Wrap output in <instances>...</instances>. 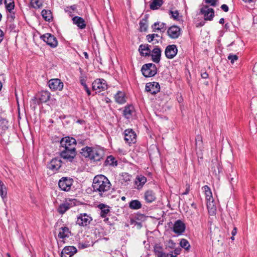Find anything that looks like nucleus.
Segmentation results:
<instances>
[{
	"label": "nucleus",
	"mask_w": 257,
	"mask_h": 257,
	"mask_svg": "<svg viewBox=\"0 0 257 257\" xmlns=\"http://www.w3.org/2000/svg\"><path fill=\"white\" fill-rule=\"evenodd\" d=\"M111 186L109 180L103 175L95 176L92 185L93 191L101 197H105L108 194Z\"/></svg>",
	"instance_id": "obj_1"
},
{
	"label": "nucleus",
	"mask_w": 257,
	"mask_h": 257,
	"mask_svg": "<svg viewBox=\"0 0 257 257\" xmlns=\"http://www.w3.org/2000/svg\"><path fill=\"white\" fill-rule=\"evenodd\" d=\"M80 153L85 158L95 161H100L103 156V151L100 149L85 147L81 150Z\"/></svg>",
	"instance_id": "obj_2"
},
{
	"label": "nucleus",
	"mask_w": 257,
	"mask_h": 257,
	"mask_svg": "<svg viewBox=\"0 0 257 257\" xmlns=\"http://www.w3.org/2000/svg\"><path fill=\"white\" fill-rule=\"evenodd\" d=\"M206 199V205L209 214L213 215L215 214L216 207L212 197V192L210 187L205 185L202 188Z\"/></svg>",
	"instance_id": "obj_3"
},
{
	"label": "nucleus",
	"mask_w": 257,
	"mask_h": 257,
	"mask_svg": "<svg viewBox=\"0 0 257 257\" xmlns=\"http://www.w3.org/2000/svg\"><path fill=\"white\" fill-rule=\"evenodd\" d=\"M141 71L145 77H151L156 74L157 69L154 64L147 63L143 65Z\"/></svg>",
	"instance_id": "obj_4"
},
{
	"label": "nucleus",
	"mask_w": 257,
	"mask_h": 257,
	"mask_svg": "<svg viewBox=\"0 0 257 257\" xmlns=\"http://www.w3.org/2000/svg\"><path fill=\"white\" fill-rule=\"evenodd\" d=\"M92 221V218L90 215L86 213L79 214L77 217L76 224L78 225L86 227L89 225Z\"/></svg>",
	"instance_id": "obj_5"
},
{
	"label": "nucleus",
	"mask_w": 257,
	"mask_h": 257,
	"mask_svg": "<svg viewBox=\"0 0 257 257\" xmlns=\"http://www.w3.org/2000/svg\"><path fill=\"white\" fill-rule=\"evenodd\" d=\"M60 155L66 162L73 163L76 155V150L72 149L70 150L63 149L61 151Z\"/></svg>",
	"instance_id": "obj_6"
},
{
	"label": "nucleus",
	"mask_w": 257,
	"mask_h": 257,
	"mask_svg": "<svg viewBox=\"0 0 257 257\" xmlns=\"http://www.w3.org/2000/svg\"><path fill=\"white\" fill-rule=\"evenodd\" d=\"M73 183V180L72 178L63 177L59 180L58 186L61 190L68 192L71 190Z\"/></svg>",
	"instance_id": "obj_7"
},
{
	"label": "nucleus",
	"mask_w": 257,
	"mask_h": 257,
	"mask_svg": "<svg viewBox=\"0 0 257 257\" xmlns=\"http://www.w3.org/2000/svg\"><path fill=\"white\" fill-rule=\"evenodd\" d=\"M60 144L61 148L63 149L76 150V141L73 138L69 137L63 138L60 142Z\"/></svg>",
	"instance_id": "obj_8"
},
{
	"label": "nucleus",
	"mask_w": 257,
	"mask_h": 257,
	"mask_svg": "<svg viewBox=\"0 0 257 257\" xmlns=\"http://www.w3.org/2000/svg\"><path fill=\"white\" fill-rule=\"evenodd\" d=\"M200 13L203 15L204 20L211 21L214 17V11L208 6L203 5L200 9Z\"/></svg>",
	"instance_id": "obj_9"
},
{
	"label": "nucleus",
	"mask_w": 257,
	"mask_h": 257,
	"mask_svg": "<svg viewBox=\"0 0 257 257\" xmlns=\"http://www.w3.org/2000/svg\"><path fill=\"white\" fill-rule=\"evenodd\" d=\"M107 85L106 81L103 79H96L92 83V89L98 92L106 90Z\"/></svg>",
	"instance_id": "obj_10"
},
{
	"label": "nucleus",
	"mask_w": 257,
	"mask_h": 257,
	"mask_svg": "<svg viewBox=\"0 0 257 257\" xmlns=\"http://www.w3.org/2000/svg\"><path fill=\"white\" fill-rule=\"evenodd\" d=\"M41 39L52 48H55L58 45L56 38L51 34H45L41 36Z\"/></svg>",
	"instance_id": "obj_11"
},
{
	"label": "nucleus",
	"mask_w": 257,
	"mask_h": 257,
	"mask_svg": "<svg viewBox=\"0 0 257 257\" xmlns=\"http://www.w3.org/2000/svg\"><path fill=\"white\" fill-rule=\"evenodd\" d=\"M48 85L52 91H61L63 88V83L59 79H51L48 82Z\"/></svg>",
	"instance_id": "obj_12"
},
{
	"label": "nucleus",
	"mask_w": 257,
	"mask_h": 257,
	"mask_svg": "<svg viewBox=\"0 0 257 257\" xmlns=\"http://www.w3.org/2000/svg\"><path fill=\"white\" fill-rule=\"evenodd\" d=\"M160 90V84L157 82L147 83L146 85L145 90L151 94H156Z\"/></svg>",
	"instance_id": "obj_13"
},
{
	"label": "nucleus",
	"mask_w": 257,
	"mask_h": 257,
	"mask_svg": "<svg viewBox=\"0 0 257 257\" xmlns=\"http://www.w3.org/2000/svg\"><path fill=\"white\" fill-rule=\"evenodd\" d=\"M124 140L128 144H134L136 142V134L132 129H127L124 132Z\"/></svg>",
	"instance_id": "obj_14"
},
{
	"label": "nucleus",
	"mask_w": 257,
	"mask_h": 257,
	"mask_svg": "<svg viewBox=\"0 0 257 257\" xmlns=\"http://www.w3.org/2000/svg\"><path fill=\"white\" fill-rule=\"evenodd\" d=\"M185 228L186 226L184 222L181 220H177L173 225L172 230L177 235H180L185 231Z\"/></svg>",
	"instance_id": "obj_15"
},
{
	"label": "nucleus",
	"mask_w": 257,
	"mask_h": 257,
	"mask_svg": "<svg viewBox=\"0 0 257 257\" xmlns=\"http://www.w3.org/2000/svg\"><path fill=\"white\" fill-rule=\"evenodd\" d=\"M161 52V50L159 47L158 46H152L150 56L154 62L158 63L160 61Z\"/></svg>",
	"instance_id": "obj_16"
},
{
	"label": "nucleus",
	"mask_w": 257,
	"mask_h": 257,
	"mask_svg": "<svg viewBox=\"0 0 257 257\" xmlns=\"http://www.w3.org/2000/svg\"><path fill=\"white\" fill-rule=\"evenodd\" d=\"M62 162L59 158L53 159L48 164V168L53 172H56L61 167Z\"/></svg>",
	"instance_id": "obj_17"
},
{
	"label": "nucleus",
	"mask_w": 257,
	"mask_h": 257,
	"mask_svg": "<svg viewBox=\"0 0 257 257\" xmlns=\"http://www.w3.org/2000/svg\"><path fill=\"white\" fill-rule=\"evenodd\" d=\"M178 49L175 45H170L166 47L165 50L166 57L168 59L173 58L177 54Z\"/></svg>",
	"instance_id": "obj_18"
},
{
	"label": "nucleus",
	"mask_w": 257,
	"mask_h": 257,
	"mask_svg": "<svg viewBox=\"0 0 257 257\" xmlns=\"http://www.w3.org/2000/svg\"><path fill=\"white\" fill-rule=\"evenodd\" d=\"M152 46L148 44H141L139 47V52L142 56L149 57L151 55Z\"/></svg>",
	"instance_id": "obj_19"
},
{
	"label": "nucleus",
	"mask_w": 257,
	"mask_h": 257,
	"mask_svg": "<svg viewBox=\"0 0 257 257\" xmlns=\"http://www.w3.org/2000/svg\"><path fill=\"white\" fill-rule=\"evenodd\" d=\"M167 34L170 38L177 39L181 34V29L177 26H172L168 29Z\"/></svg>",
	"instance_id": "obj_20"
},
{
	"label": "nucleus",
	"mask_w": 257,
	"mask_h": 257,
	"mask_svg": "<svg viewBox=\"0 0 257 257\" xmlns=\"http://www.w3.org/2000/svg\"><path fill=\"white\" fill-rule=\"evenodd\" d=\"M73 205L71 200L66 201L59 206L57 211L60 214H63Z\"/></svg>",
	"instance_id": "obj_21"
},
{
	"label": "nucleus",
	"mask_w": 257,
	"mask_h": 257,
	"mask_svg": "<svg viewBox=\"0 0 257 257\" xmlns=\"http://www.w3.org/2000/svg\"><path fill=\"white\" fill-rule=\"evenodd\" d=\"M73 24L76 25L79 29H83L86 27V23L83 18L75 16L72 18Z\"/></svg>",
	"instance_id": "obj_22"
},
{
	"label": "nucleus",
	"mask_w": 257,
	"mask_h": 257,
	"mask_svg": "<svg viewBox=\"0 0 257 257\" xmlns=\"http://www.w3.org/2000/svg\"><path fill=\"white\" fill-rule=\"evenodd\" d=\"M144 198L146 202L152 203L156 199V194L153 191L148 190L145 193Z\"/></svg>",
	"instance_id": "obj_23"
},
{
	"label": "nucleus",
	"mask_w": 257,
	"mask_h": 257,
	"mask_svg": "<svg viewBox=\"0 0 257 257\" xmlns=\"http://www.w3.org/2000/svg\"><path fill=\"white\" fill-rule=\"evenodd\" d=\"M50 98V93L48 91H42L39 94V102L44 103L48 101Z\"/></svg>",
	"instance_id": "obj_24"
},
{
	"label": "nucleus",
	"mask_w": 257,
	"mask_h": 257,
	"mask_svg": "<svg viewBox=\"0 0 257 257\" xmlns=\"http://www.w3.org/2000/svg\"><path fill=\"white\" fill-rule=\"evenodd\" d=\"M147 182V178L143 175H138L135 181V184L137 186V189H139L143 187Z\"/></svg>",
	"instance_id": "obj_25"
},
{
	"label": "nucleus",
	"mask_w": 257,
	"mask_h": 257,
	"mask_svg": "<svg viewBox=\"0 0 257 257\" xmlns=\"http://www.w3.org/2000/svg\"><path fill=\"white\" fill-rule=\"evenodd\" d=\"M115 101L119 104H123L126 102V97L124 92L119 91L114 95Z\"/></svg>",
	"instance_id": "obj_26"
},
{
	"label": "nucleus",
	"mask_w": 257,
	"mask_h": 257,
	"mask_svg": "<svg viewBox=\"0 0 257 257\" xmlns=\"http://www.w3.org/2000/svg\"><path fill=\"white\" fill-rule=\"evenodd\" d=\"M70 233L69 229L67 227H62L60 228L58 237L60 239H64L69 237Z\"/></svg>",
	"instance_id": "obj_27"
},
{
	"label": "nucleus",
	"mask_w": 257,
	"mask_h": 257,
	"mask_svg": "<svg viewBox=\"0 0 257 257\" xmlns=\"http://www.w3.org/2000/svg\"><path fill=\"white\" fill-rule=\"evenodd\" d=\"M162 37L157 34H151L147 35L146 39L148 42L151 43L154 41H156V42H154L153 45H156L161 40Z\"/></svg>",
	"instance_id": "obj_28"
},
{
	"label": "nucleus",
	"mask_w": 257,
	"mask_h": 257,
	"mask_svg": "<svg viewBox=\"0 0 257 257\" xmlns=\"http://www.w3.org/2000/svg\"><path fill=\"white\" fill-rule=\"evenodd\" d=\"M153 32L160 31L164 32L166 30V24L161 22H156L152 26Z\"/></svg>",
	"instance_id": "obj_29"
},
{
	"label": "nucleus",
	"mask_w": 257,
	"mask_h": 257,
	"mask_svg": "<svg viewBox=\"0 0 257 257\" xmlns=\"http://www.w3.org/2000/svg\"><path fill=\"white\" fill-rule=\"evenodd\" d=\"M77 251L76 248L72 246H68L65 247L62 252L61 254H66L72 256Z\"/></svg>",
	"instance_id": "obj_30"
},
{
	"label": "nucleus",
	"mask_w": 257,
	"mask_h": 257,
	"mask_svg": "<svg viewBox=\"0 0 257 257\" xmlns=\"http://www.w3.org/2000/svg\"><path fill=\"white\" fill-rule=\"evenodd\" d=\"M134 112V107L133 105L125 106L123 110V115L127 118H130Z\"/></svg>",
	"instance_id": "obj_31"
},
{
	"label": "nucleus",
	"mask_w": 257,
	"mask_h": 257,
	"mask_svg": "<svg viewBox=\"0 0 257 257\" xmlns=\"http://www.w3.org/2000/svg\"><path fill=\"white\" fill-rule=\"evenodd\" d=\"M98 207L100 209V216L102 218H105L110 211L109 207L104 204H100Z\"/></svg>",
	"instance_id": "obj_32"
},
{
	"label": "nucleus",
	"mask_w": 257,
	"mask_h": 257,
	"mask_svg": "<svg viewBox=\"0 0 257 257\" xmlns=\"http://www.w3.org/2000/svg\"><path fill=\"white\" fill-rule=\"evenodd\" d=\"M154 252L156 257H164L165 253L163 252V247L159 244L154 246Z\"/></svg>",
	"instance_id": "obj_33"
},
{
	"label": "nucleus",
	"mask_w": 257,
	"mask_h": 257,
	"mask_svg": "<svg viewBox=\"0 0 257 257\" xmlns=\"http://www.w3.org/2000/svg\"><path fill=\"white\" fill-rule=\"evenodd\" d=\"M129 207L134 210H138L142 207V204L138 200H132L129 203Z\"/></svg>",
	"instance_id": "obj_34"
},
{
	"label": "nucleus",
	"mask_w": 257,
	"mask_h": 257,
	"mask_svg": "<svg viewBox=\"0 0 257 257\" xmlns=\"http://www.w3.org/2000/svg\"><path fill=\"white\" fill-rule=\"evenodd\" d=\"M4 4L8 12H11L14 10L15 6L14 0H4Z\"/></svg>",
	"instance_id": "obj_35"
},
{
	"label": "nucleus",
	"mask_w": 257,
	"mask_h": 257,
	"mask_svg": "<svg viewBox=\"0 0 257 257\" xmlns=\"http://www.w3.org/2000/svg\"><path fill=\"white\" fill-rule=\"evenodd\" d=\"M163 3V0H152L150 6V9L153 10H157L162 5Z\"/></svg>",
	"instance_id": "obj_36"
},
{
	"label": "nucleus",
	"mask_w": 257,
	"mask_h": 257,
	"mask_svg": "<svg viewBox=\"0 0 257 257\" xmlns=\"http://www.w3.org/2000/svg\"><path fill=\"white\" fill-rule=\"evenodd\" d=\"M7 188L4 183L0 180V195L4 199L7 197Z\"/></svg>",
	"instance_id": "obj_37"
},
{
	"label": "nucleus",
	"mask_w": 257,
	"mask_h": 257,
	"mask_svg": "<svg viewBox=\"0 0 257 257\" xmlns=\"http://www.w3.org/2000/svg\"><path fill=\"white\" fill-rule=\"evenodd\" d=\"M41 14L43 18L46 21H50L52 18V13L49 10H43L41 12Z\"/></svg>",
	"instance_id": "obj_38"
},
{
	"label": "nucleus",
	"mask_w": 257,
	"mask_h": 257,
	"mask_svg": "<svg viewBox=\"0 0 257 257\" xmlns=\"http://www.w3.org/2000/svg\"><path fill=\"white\" fill-rule=\"evenodd\" d=\"M8 121L5 118L0 117V129L6 131L8 128Z\"/></svg>",
	"instance_id": "obj_39"
},
{
	"label": "nucleus",
	"mask_w": 257,
	"mask_h": 257,
	"mask_svg": "<svg viewBox=\"0 0 257 257\" xmlns=\"http://www.w3.org/2000/svg\"><path fill=\"white\" fill-rule=\"evenodd\" d=\"M140 31L141 32H146L148 29V24L146 20L143 19L139 23Z\"/></svg>",
	"instance_id": "obj_40"
},
{
	"label": "nucleus",
	"mask_w": 257,
	"mask_h": 257,
	"mask_svg": "<svg viewBox=\"0 0 257 257\" xmlns=\"http://www.w3.org/2000/svg\"><path fill=\"white\" fill-rule=\"evenodd\" d=\"M105 163L107 165H110V166H116L117 165V161H116L114 157H113L112 156H109L107 157Z\"/></svg>",
	"instance_id": "obj_41"
},
{
	"label": "nucleus",
	"mask_w": 257,
	"mask_h": 257,
	"mask_svg": "<svg viewBox=\"0 0 257 257\" xmlns=\"http://www.w3.org/2000/svg\"><path fill=\"white\" fill-rule=\"evenodd\" d=\"M180 245L187 250H189L190 247V245L188 241L184 238L181 239L180 241Z\"/></svg>",
	"instance_id": "obj_42"
},
{
	"label": "nucleus",
	"mask_w": 257,
	"mask_h": 257,
	"mask_svg": "<svg viewBox=\"0 0 257 257\" xmlns=\"http://www.w3.org/2000/svg\"><path fill=\"white\" fill-rule=\"evenodd\" d=\"M43 0H31V4L34 8H39L43 5Z\"/></svg>",
	"instance_id": "obj_43"
},
{
	"label": "nucleus",
	"mask_w": 257,
	"mask_h": 257,
	"mask_svg": "<svg viewBox=\"0 0 257 257\" xmlns=\"http://www.w3.org/2000/svg\"><path fill=\"white\" fill-rule=\"evenodd\" d=\"M9 14H8V20L12 22L14 21L16 18V15L15 13L13 12V11L9 12Z\"/></svg>",
	"instance_id": "obj_44"
},
{
	"label": "nucleus",
	"mask_w": 257,
	"mask_h": 257,
	"mask_svg": "<svg viewBox=\"0 0 257 257\" xmlns=\"http://www.w3.org/2000/svg\"><path fill=\"white\" fill-rule=\"evenodd\" d=\"M227 58L230 61V62L233 64L234 62L238 59V56L236 55L229 54Z\"/></svg>",
	"instance_id": "obj_45"
},
{
	"label": "nucleus",
	"mask_w": 257,
	"mask_h": 257,
	"mask_svg": "<svg viewBox=\"0 0 257 257\" xmlns=\"http://www.w3.org/2000/svg\"><path fill=\"white\" fill-rule=\"evenodd\" d=\"M205 2L211 6L215 7L217 5V0H205Z\"/></svg>",
	"instance_id": "obj_46"
},
{
	"label": "nucleus",
	"mask_w": 257,
	"mask_h": 257,
	"mask_svg": "<svg viewBox=\"0 0 257 257\" xmlns=\"http://www.w3.org/2000/svg\"><path fill=\"white\" fill-rule=\"evenodd\" d=\"M170 14H171V16H172V17L175 19V20H177L178 18V16H179V13L178 12V11H175V12H173V11H170Z\"/></svg>",
	"instance_id": "obj_47"
},
{
	"label": "nucleus",
	"mask_w": 257,
	"mask_h": 257,
	"mask_svg": "<svg viewBox=\"0 0 257 257\" xmlns=\"http://www.w3.org/2000/svg\"><path fill=\"white\" fill-rule=\"evenodd\" d=\"M76 9V6L75 5H73L70 7H67L65 9V11L66 12H68L69 10H71L72 12L75 11Z\"/></svg>",
	"instance_id": "obj_48"
},
{
	"label": "nucleus",
	"mask_w": 257,
	"mask_h": 257,
	"mask_svg": "<svg viewBox=\"0 0 257 257\" xmlns=\"http://www.w3.org/2000/svg\"><path fill=\"white\" fill-rule=\"evenodd\" d=\"M190 191V185L188 184H187L186 185V189H185V191L183 192L182 193V194L183 195H187L188 194L189 192Z\"/></svg>",
	"instance_id": "obj_49"
},
{
	"label": "nucleus",
	"mask_w": 257,
	"mask_h": 257,
	"mask_svg": "<svg viewBox=\"0 0 257 257\" xmlns=\"http://www.w3.org/2000/svg\"><path fill=\"white\" fill-rule=\"evenodd\" d=\"M221 9L225 12H227L229 10L228 7L225 4L221 5Z\"/></svg>",
	"instance_id": "obj_50"
},
{
	"label": "nucleus",
	"mask_w": 257,
	"mask_h": 257,
	"mask_svg": "<svg viewBox=\"0 0 257 257\" xmlns=\"http://www.w3.org/2000/svg\"><path fill=\"white\" fill-rule=\"evenodd\" d=\"M201 76L203 79H206L208 77V74L206 72L201 73Z\"/></svg>",
	"instance_id": "obj_51"
},
{
	"label": "nucleus",
	"mask_w": 257,
	"mask_h": 257,
	"mask_svg": "<svg viewBox=\"0 0 257 257\" xmlns=\"http://www.w3.org/2000/svg\"><path fill=\"white\" fill-rule=\"evenodd\" d=\"M174 253L175 254L174 255H176L180 254V248H176L173 251Z\"/></svg>",
	"instance_id": "obj_52"
},
{
	"label": "nucleus",
	"mask_w": 257,
	"mask_h": 257,
	"mask_svg": "<svg viewBox=\"0 0 257 257\" xmlns=\"http://www.w3.org/2000/svg\"><path fill=\"white\" fill-rule=\"evenodd\" d=\"M80 81L81 85L83 86H84V85H85V84H86V80L83 77L80 78Z\"/></svg>",
	"instance_id": "obj_53"
},
{
	"label": "nucleus",
	"mask_w": 257,
	"mask_h": 257,
	"mask_svg": "<svg viewBox=\"0 0 257 257\" xmlns=\"http://www.w3.org/2000/svg\"><path fill=\"white\" fill-rule=\"evenodd\" d=\"M236 233H237V228H236V227H234L231 231V234L232 236H234L236 235Z\"/></svg>",
	"instance_id": "obj_54"
},
{
	"label": "nucleus",
	"mask_w": 257,
	"mask_h": 257,
	"mask_svg": "<svg viewBox=\"0 0 257 257\" xmlns=\"http://www.w3.org/2000/svg\"><path fill=\"white\" fill-rule=\"evenodd\" d=\"M164 257H176V255H174L172 253H169L167 254L165 253Z\"/></svg>",
	"instance_id": "obj_55"
},
{
	"label": "nucleus",
	"mask_w": 257,
	"mask_h": 257,
	"mask_svg": "<svg viewBox=\"0 0 257 257\" xmlns=\"http://www.w3.org/2000/svg\"><path fill=\"white\" fill-rule=\"evenodd\" d=\"M4 33L0 29V43L2 41L4 38Z\"/></svg>",
	"instance_id": "obj_56"
},
{
	"label": "nucleus",
	"mask_w": 257,
	"mask_h": 257,
	"mask_svg": "<svg viewBox=\"0 0 257 257\" xmlns=\"http://www.w3.org/2000/svg\"><path fill=\"white\" fill-rule=\"evenodd\" d=\"M245 3L251 4L254 2V0H243Z\"/></svg>",
	"instance_id": "obj_57"
},
{
	"label": "nucleus",
	"mask_w": 257,
	"mask_h": 257,
	"mask_svg": "<svg viewBox=\"0 0 257 257\" xmlns=\"http://www.w3.org/2000/svg\"><path fill=\"white\" fill-rule=\"evenodd\" d=\"M83 54L86 59H88V58H89L88 54L86 52H84L83 53Z\"/></svg>",
	"instance_id": "obj_58"
},
{
	"label": "nucleus",
	"mask_w": 257,
	"mask_h": 257,
	"mask_svg": "<svg viewBox=\"0 0 257 257\" xmlns=\"http://www.w3.org/2000/svg\"><path fill=\"white\" fill-rule=\"evenodd\" d=\"M219 23L221 24H224V19L223 18H221L220 20H219Z\"/></svg>",
	"instance_id": "obj_59"
},
{
	"label": "nucleus",
	"mask_w": 257,
	"mask_h": 257,
	"mask_svg": "<svg viewBox=\"0 0 257 257\" xmlns=\"http://www.w3.org/2000/svg\"><path fill=\"white\" fill-rule=\"evenodd\" d=\"M191 206L194 208V209H196L197 208V206H196V204H195L194 203H191Z\"/></svg>",
	"instance_id": "obj_60"
},
{
	"label": "nucleus",
	"mask_w": 257,
	"mask_h": 257,
	"mask_svg": "<svg viewBox=\"0 0 257 257\" xmlns=\"http://www.w3.org/2000/svg\"><path fill=\"white\" fill-rule=\"evenodd\" d=\"M61 257H71L69 255H67L66 254H61Z\"/></svg>",
	"instance_id": "obj_61"
},
{
	"label": "nucleus",
	"mask_w": 257,
	"mask_h": 257,
	"mask_svg": "<svg viewBox=\"0 0 257 257\" xmlns=\"http://www.w3.org/2000/svg\"><path fill=\"white\" fill-rule=\"evenodd\" d=\"M83 87H84V88L85 90H86V91L88 89H89V88L88 87V86H87V84H85V85H84Z\"/></svg>",
	"instance_id": "obj_62"
},
{
	"label": "nucleus",
	"mask_w": 257,
	"mask_h": 257,
	"mask_svg": "<svg viewBox=\"0 0 257 257\" xmlns=\"http://www.w3.org/2000/svg\"><path fill=\"white\" fill-rule=\"evenodd\" d=\"M4 75H0V81L1 82V80H4Z\"/></svg>",
	"instance_id": "obj_63"
},
{
	"label": "nucleus",
	"mask_w": 257,
	"mask_h": 257,
	"mask_svg": "<svg viewBox=\"0 0 257 257\" xmlns=\"http://www.w3.org/2000/svg\"><path fill=\"white\" fill-rule=\"evenodd\" d=\"M86 92L88 95H90L91 94V91L89 89L86 91Z\"/></svg>",
	"instance_id": "obj_64"
}]
</instances>
